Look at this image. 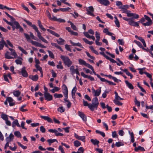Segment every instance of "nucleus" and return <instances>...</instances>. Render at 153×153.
Listing matches in <instances>:
<instances>
[{
  "mask_svg": "<svg viewBox=\"0 0 153 153\" xmlns=\"http://www.w3.org/2000/svg\"><path fill=\"white\" fill-rule=\"evenodd\" d=\"M44 95L45 100L47 101H49L52 100L53 97L49 93L45 92Z\"/></svg>",
  "mask_w": 153,
  "mask_h": 153,
  "instance_id": "nucleus-9",
  "label": "nucleus"
},
{
  "mask_svg": "<svg viewBox=\"0 0 153 153\" xmlns=\"http://www.w3.org/2000/svg\"><path fill=\"white\" fill-rule=\"evenodd\" d=\"M58 111L61 113H62L65 111V109L63 107L61 106L58 109Z\"/></svg>",
  "mask_w": 153,
  "mask_h": 153,
  "instance_id": "nucleus-52",
  "label": "nucleus"
},
{
  "mask_svg": "<svg viewBox=\"0 0 153 153\" xmlns=\"http://www.w3.org/2000/svg\"><path fill=\"white\" fill-rule=\"evenodd\" d=\"M114 18L115 19V20L114 22H115V24L116 26L118 27H120V22L117 19V17L115 16L114 17Z\"/></svg>",
  "mask_w": 153,
  "mask_h": 153,
  "instance_id": "nucleus-41",
  "label": "nucleus"
},
{
  "mask_svg": "<svg viewBox=\"0 0 153 153\" xmlns=\"http://www.w3.org/2000/svg\"><path fill=\"white\" fill-rule=\"evenodd\" d=\"M78 115L82 119L84 122H86L87 120V117L83 113L80 111H78Z\"/></svg>",
  "mask_w": 153,
  "mask_h": 153,
  "instance_id": "nucleus-8",
  "label": "nucleus"
},
{
  "mask_svg": "<svg viewBox=\"0 0 153 153\" xmlns=\"http://www.w3.org/2000/svg\"><path fill=\"white\" fill-rule=\"evenodd\" d=\"M40 131L43 133H45L46 131L45 129L43 126H41L40 128Z\"/></svg>",
  "mask_w": 153,
  "mask_h": 153,
  "instance_id": "nucleus-61",
  "label": "nucleus"
},
{
  "mask_svg": "<svg viewBox=\"0 0 153 153\" xmlns=\"http://www.w3.org/2000/svg\"><path fill=\"white\" fill-rule=\"evenodd\" d=\"M59 40H57V42L58 44L60 45H63L64 44V42L65 41L64 40L61 38H59Z\"/></svg>",
  "mask_w": 153,
  "mask_h": 153,
  "instance_id": "nucleus-30",
  "label": "nucleus"
},
{
  "mask_svg": "<svg viewBox=\"0 0 153 153\" xmlns=\"http://www.w3.org/2000/svg\"><path fill=\"white\" fill-rule=\"evenodd\" d=\"M36 32L37 33L38 37L43 42L45 43H48V41L46 40L45 39V38L41 36V33L38 30H37V31H36Z\"/></svg>",
  "mask_w": 153,
  "mask_h": 153,
  "instance_id": "nucleus-12",
  "label": "nucleus"
},
{
  "mask_svg": "<svg viewBox=\"0 0 153 153\" xmlns=\"http://www.w3.org/2000/svg\"><path fill=\"white\" fill-rule=\"evenodd\" d=\"M118 42L119 43V45H123L124 44V42L122 39H119L118 40Z\"/></svg>",
  "mask_w": 153,
  "mask_h": 153,
  "instance_id": "nucleus-62",
  "label": "nucleus"
},
{
  "mask_svg": "<svg viewBox=\"0 0 153 153\" xmlns=\"http://www.w3.org/2000/svg\"><path fill=\"white\" fill-rule=\"evenodd\" d=\"M152 23V21H148L146 23H143V25L144 26H149L151 25Z\"/></svg>",
  "mask_w": 153,
  "mask_h": 153,
  "instance_id": "nucleus-36",
  "label": "nucleus"
},
{
  "mask_svg": "<svg viewBox=\"0 0 153 153\" xmlns=\"http://www.w3.org/2000/svg\"><path fill=\"white\" fill-rule=\"evenodd\" d=\"M48 53L49 56L52 58L54 59V56L53 53L49 50H48Z\"/></svg>",
  "mask_w": 153,
  "mask_h": 153,
  "instance_id": "nucleus-55",
  "label": "nucleus"
},
{
  "mask_svg": "<svg viewBox=\"0 0 153 153\" xmlns=\"http://www.w3.org/2000/svg\"><path fill=\"white\" fill-rule=\"evenodd\" d=\"M79 63L80 65H85L86 62L82 59H79Z\"/></svg>",
  "mask_w": 153,
  "mask_h": 153,
  "instance_id": "nucleus-37",
  "label": "nucleus"
},
{
  "mask_svg": "<svg viewBox=\"0 0 153 153\" xmlns=\"http://www.w3.org/2000/svg\"><path fill=\"white\" fill-rule=\"evenodd\" d=\"M101 106L102 108L103 109L107 108V109L109 112H111L112 111L111 108L108 106Z\"/></svg>",
  "mask_w": 153,
  "mask_h": 153,
  "instance_id": "nucleus-44",
  "label": "nucleus"
},
{
  "mask_svg": "<svg viewBox=\"0 0 153 153\" xmlns=\"http://www.w3.org/2000/svg\"><path fill=\"white\" fill-rule=\"evenodd\" d=\"M86 10L87 11V14L92 16H95V15L93 13L94 11V9L92 6L88 7V8H87Z\"/></svg>",
  "mask_w": 153,
  "mask_h": 153,
  "instance_id": "nucleus-5",
  "label": "nucleus"
},
{
  "mask_svg": "<svg viewBox=\"0 0 153 153\" xmlns=\"http://www.w3.org/2000/svg\"><path fill=\"white\" fill-rule=\"evenodd\" d=\"M123 71L125 72L126 74L128 76H130V79H131L133 78V75L131 74L129 71H128V70L127 69H123Z\"/></svg>",
  "mask_w": 153,
  "mask_h": 153,
  "instance_id": "nucleus-31",
  "label": "nucleus"
},
{
  "mask_svg": "<svg viewBox=\"0 0 153 153\" xmlns=\"http://www.w3.org/2000/svg\"><path fill=\"white\" fill-rule=\"evenodd\" d=\"M24 21L27 24L30 26L33 27V29L36 31L38 30L37 27L34 25H32V23L29 21L25 19H24Z\"/></svg>",
  "mask_w": 153,
  "mask_h": 153,
  "instance_id": "nucleus-14",
  "label": "nucleus"
},
{
  "mask_svg": "<svg viewBox=\"0 0 153 153\" xmlns=\"http://www.w3.org/2000/svg\"><path fill=\"white\" fill-rule=\"evenodd\" d=\"M128 132L131 136V142L132 143H134V134L133 132L131 133L130 131H129Z\"/></svg>",
  "mask_w": 153,
  "mask_h": 153,
  "instance_id": "nucleus-39",
  "label": "nucleus"
},
{
  "mask_svg": "<svg viewBox=\"0 0 153 153\" xmlns=\"http://www.w3.org/2000/svg\"><path fill=\"white\" fill-rule=\"evenodd\" d=\"M21 73L23 76L25 77H27L28 76L27 72L26 70V68L24 67L21 69Z\"/></svg>",
  "mask_w": 153,
  "mask_h": 153,
  "instance_id": "nucleus-16",
  "label": "nucleus"
},
{
  "mask_svg": "<svg viewBox=\"0 0 153 153\" xmlns=\"http://www.w3.org/2000/svg\"><path fill=\"white\" fill-rule=\"evenodd\" d=\"M14 138V136L13 135L12 133H11L10 134L9 136L6 138V142L10 143L13 140Z\"/></svg>",
  "mask_w": 153,
  "mask_h": 153,
  "instance_id": "nucleus-20",
  "label": "nucleus"
},
{
  "mask_svg": "<svg viewBox=\"0 0 153 153\" xmlns=\"http://www.w3.org/2000/svg\"><path fill=\"white\" fill-rule=\"evenodd\" d=\"M18 49L21 51L23 53L25 54V55H27V53L26 52L24 49H23L22 47L21 46H19Z\"/></svg>",
  "mask_w": 153,
  "mask_h": 153,
  "instance_id": "nucleus-43",
  "label": "nucleus"
},
{
  "mask_svg": "<svg viewBox=\"0 0 153 153\" xmlns=\"http://www.w3.org/2000/svg\"><path fill=\"white\" fill-rule=\"evenodd\" d=\"M95 36L97 39L96 40H100V35L99 33L96 31L95 32Z\"/></svg>",
  "mask_w": 153,
  "mask_h": 153,
  "instance_id": "nucleus-49",
  "label": "nucleus"
},
{
  "mask_svg": "<svg viewBox=\"0 0 153 153\" xmlns=\"http://www.w3.org/2000/svg\"><path fill=\"white\" fill-rule=\"evenodd\" d=\"M97 1L100 4L105 6H107L110 4L108 0H97Z\"/></svg>",
  "mask_w": 153,
  "mask_h": 153,
  "instance_id": "nucleus-13",
  "label": "nucleus"
},
{
  "mask_svg": "<svg viewBox=\"0 0 153 153\" xmlns=\"http://www.w3.org/2000/svg\"><path fill=\"white\" fill-rule=\"evenodd\" d=\"M71 9L69 7H67L66 8H60V10L62 12H66Z\"/></svg>",
  "mask_w": 153,
  "mask_h": 153,
  "instance_id": "nucleus-60",
  "label": "nucleus"
},
{
  "mask_svg": "<svg viewBox=\"0 0 153 153\" xmlns=\"http://www.w3.org/2000/svg\"><path fill=\"white\" fill-rule=\"evenodd\" d=\"M119 8L123 10H122V13H125L127 14L128 12H130V11L128 10L127 9H126L122 8V7H120Z\"/></svg>",
  "mask_w": 153,
  "mask_h": 153,
  "instance_id": "nucleus-59",
  "label": "nucleus"
},
{
  "mask_svg": "<svg viewBox=\"0 0 153 153\" xmlns=\"http://www.w3.org/2000/svg\"><path fill=\"white\" fill-rule=\"evenodd\" d=\"M17 143L19 146L22 147L23 149H27V146H24L20 142H17Z\"/></svg>",
  "mask_w": 153,
  "mask_h": 153,
  "instance_id": "nucleus-56",
  "label": "nucleus"
},
{
  "mask_svg": "<svg viewBox=\"0 0 153 153\" xmlns=\"http://www.w3.org/2000/svg\"><path fill=\"white\" fill-rule=\"evenodd\" d=\"M8 46L12 48L14 47L13 45L9 40L7 39L5 41L4 40V38H2L0 40V51L3 50L4 46L8 48Z\"/></svg>",
  "mask_w": 153,
  "mask_h": 153,
  "instance_id": "nucleus-1",
  "label": "nucleus"
},
{
  "mask_svg": "<svg viewBox=\"0 0 153 153\" xmlns=\"http://www.w3.org/2000/svg\"><path fill=\"white\" fill-rule=\"evenodd\" d=\"M132 19H131V20H130V21L128 22V24L131 25L139 27V25L138 22H134L133 21Z\"/></svg>",
  "mask_w": 153,
  "mask_h": 153,
  "instance_id": "nucleus-18",
  "label": "nucleus"
},
{
  "mask_svg": "<svg viewBox=\"0 0 153 153\" xmlns=\"http://www.w3.org/2000/svg\"><path fill=\"white\" fill-rule=\"evenodd\" d=\"M60 58L63 61L65 65L68 67H70L73 63L72 61L68 57L61 55Z\"/></svg>",
  "mask_w": 153,
  "mask_h": 153,
  "instance_id": "nucleus-3",
  "label": "nucleus"
},
{
  "mask_svg": "<svg viewBox=\"0 0 153 153\" xmlns=\"http://www.w3.org/2000/svg\"><path fill=\"white\" fill-rule=\"evenodd\" d=\"M118 136V135H117V132L116 131H115L112 132V136L113 137H116Z\"/></svg>",
  "mask_w": 153,
  "mask_h": 153,
  "instance_id": "nucleus-64",
  "label": "nucleus"
},
{
  "mask_svg": "<svg viewBox=\"0 0 153 153\" xmlns=\"http://www.w3.org/2000/svg\"><path fill=\"white\" fill-rule=\"evenodd\" d=\"M15 126H17L18 127H20V125L19 124L17 120H15L12 123V127H14Z\"/></svg>",
  "mask_w": 153,
  "mask_h": 153,
  "instance_id": "nucleus-26",
  "label": "nucleus"
},
{
  "mask_svg": "<svg viewBox=\"0 0 153 153\" xmlns=\"http://www.w3.org/2000/svg\"><path fill=\"white\" fill-rule=\"evenodd\" d=\"M74 137L76 138L79 140H81L84 142H85V137L84 136H80L74 133Z\"/></svg>",
  "mask_w": 153,
  "mask_h": 153,
  "instance_id": "nucleus-17",
  "label": "nucleus"
},
{
  "mask_svg": "<svg viewBox=\"0 0 153 153\" xmlns=\"http://www.w3.org/2000/svg\"><path fill=\"white\" fill-rule=\"evenodd\" d=\"M18 49L21 51L23 53L25 54V55H27V53L26 52L24 49H23L22 47L21 46H19Z\"/></svg>",
  "mask_w": 153,
  "mask_h": 153,
  "instance_id": "nucleus-42",
  "label": "nucleus"
},
{
  "mask_svg": "<svg viewBox=\"0 0 153 153\" xmlns=\"http://www.w3.org/2000/svg\"><path fill=\"white\" fill-rule=\"evenodd\" d=\"M125 82L127 86L129 88L131 89H134V87L131 83L129 82L127 80L125 81Z\"/></svg>",
  "mask_w": 153,
  "mask_h": 153,
  "instance_id": "nucleus-25",
  "label": "nucleus"
},
{
  "mask_svg": "<svg viewBox=\"0 0 153 153\" xmlns=\"http://www.w3.org/2000/svg\"><path fill=\"white\" fill-rule=\"evenodd\" d=\"M10 25H9L12 26V27H16V28L17 29H19V27L20 26L19 23L16 21H14L13 22H12L10 23Z\"/></svg>",
  "mask_w": 153,
  "mask_h": 153,
  "instance_id": "nucleus-15",
  "label": "nucleus"
},
{
  "mask_svg": "<svg viewBox=\"0 0 153 153\" xmlns=\"http://www.w3.org/2000/svg\"><path fill=\"white\" fill-rule=\"evenodd\" d=\"M1 118L4 120H8L7 116L4 114H2L1 116Z\"/></svg>",
  "mask_w": 153,
  "mask_h": 153,
  "instance_id": "nucleus-45",
  "label": "nucleus"
},
{
  "mask_svg": "<svg viewBox=\"0 0 153 153\" xmlns=\"http://www.w3.org/2000/svg\"><path fill=\"white\" fill-rule=\"evenodd\" d=\"M8 48L9 50L11 52V55L14 56V57L10 56V53L8 51H6L5 53L4 56L5 58L7 59H11L14 58H16L17 57L18 55L16 53L15 50L13 48Z\"/></svg>",
  "mask_w": 153,
  "mask_h": 153,
  "instance_id": "nucleus-2",
  "label": "nucleus"
},
{
  "mask_svg": "<svg viewBox=\"0 0 153 153\" xmlns=\"http://www.w3.org/2000/svg\"><path fill=\"white\" fill-rule=\"evenodd\" d=\"M49 132L51 133H54L56 136H63V134L60 133H59L56 129H50L48 130Z\"/></svg>",
  "mask_w": 153,
  "mask_h": 153,
  "instance_id": "nucleus-7",
  "label": "nucleus"
},
{
  "mask_svg": "<svg viewBox=\"0 0 153 153\" xmlns=\"http://www.w3.org/2000/svg\"><path fill=\"white\" fill-rule=\"evenodd\" d=\"M40 117L44 119L45 120H47L48 122L53 123L52 119L50 118L48 116H41Z\"/></svg>",
  "mask_w": 153,
  "mask_h": 153,
  "instance_id": "nucleus-23",
  "label": "nucleus"
},
{
  "mask_svg": "<svg viewBox=\"0 0 153 153\" xmlns=\"http://www.w3.org/2000/svg\"><path fill=\"white\" fill-rule=\"evenodd\" d=\"M74 143V146L76 147H79L81 145L80 142L77 140L75 141Z\"/></svg>",
  "mask_w": 153,
  "mask_h": 153,
  "instance_id": "nucleus-35",
  "label": "nucleus"
},
{
  "mask_svg": "<svg viewBox=\"0 0 153 153\" xmlns=\"http://www.w3.org/2000/svg\"><path fill=\"white\" fill-rule=\"evenodd\" d=\"M123 145H124V144L121 142H116L115 143V146L117 147H119Z\"/></svg>",
  "mask_w": 153,
  "mask_h": 153,
  "instance_id": "nucleus-54",
  "label": "nucleus"
},
{
  "mask_svg": "<svg viewBox=\"0 0 153 153\" xmlns=\"http://www.w3.org/2000/svg\"><path fill=\"white\" fill-rule=\"evenodd\" d=\"M70 70L71 73L72 75H73L75 73V72L76 71V69H75V67L74 65L70 66Z\"/></svg>",
  "mask_w": 153,
  "mask_h": 153,
  "instance_id": "nucleus-27",
  "label": "nucleus"
},
{
  "mask_svg": "<svg viewBox=\"0 0 153 153\" xmlns=\"http://www.w3.org/2000/svg\"><path fill=\"white\" fill-rule=\"evenodd\" d=\"M91 142L94 145H98L99 143V141L96 139H91Z\"/></svg>",
  "mask_w": 153,
  "mask_h": 153,
  "instance_id": "nucleus-34",
  "label": "nucleus"
},
{
  "mask_svg": "<svg viewBox=\"0 0 153 153\" xmlns=\"http://www.w3.org/2000/svg\"><path fill=\"white\" fill-rule=\"evenodd\" d=\"M54 97L56 98H60L63 97V95L61 94H57L55 93L54 94Z\"/></svg>",
  "mask_w": 153,
  "mask_h": 153,
  "instance_id": "nucleus-47",
  "label": "nucleus"
},
{
  "mask_svg": "<svg viewBox=\"0 0 153 153\" xmlns=\"http://www.w3.org/2000/svg\"><path fill=\"white\" fill-rule=\"evenodd\" d=\"M77 88L76 86L74 87L73 89H72L71 91V94L72 96H73L74 95H75V93L76 91Z\"/></svg>",
  "mask_w": 153,
  "mask_h": 153,
  "instance_id": "nucleus-50",
  "label": "nucleus"
},
{
  "mask_svg": "<svg viewBox=\"0 0 153 153\" xmlns=\"http://www.w3.org/2000/svg\"><path fill=\"white\" fill-rule=\"evenodd\" d=\"M26 106H22L20 108V110L22 112H25L28 111L27 109H24Z\"/></svg>",
  "mask_w": 153,
  "mask_h": 153,
  "instance_id": "nucleus-57",
  "label": "nucleus"
},
{
  "mask_svg": "<svg viewBox=\"0 0 153 153\" xmlns=\"http://www.w3.org/2000/svg\"><path fill=\"white\" fill-rule=\"evenodd\" d=\"M21 94V92L17 90L13 92V95L16 97H19Z\"/></svg>",
  "mask_w": 153,
  "mask_h": 153,
  "instance_id": "nucleus-40",
  "label": "nucleus"
},
{
  "mask_svg": "<svg viewBox=\"0 0 153 153\" xmlns=\"http://www.w3.org/2000/svg\"><path fill=\"white\" fill-rule=\"evenodd\" d=\"M62 92L64 94V96L66 99L68 98V91L67 86L64 85H63V90Z\"/></svg>",
  "mask_w": 153,
  "mask_h": 153,
  "instance_id": "nucleus-11",
  "label": "nucleus"
},
{
  "mask_svg": "<svg viewBox=\"0 0 153 153\" xmlns=\"http://www.w3.org/2000/svg\"><path fill=\"white\" fill-rule=\"evenodd\" d=\"M24 34L27 41H29L30 40V36L26 33H24Z\"/></svg>",
  "mask_w": 153,
  "mask_h": 153,
  "instance_id": "nucleus-58",
  "label": "nucleus"
},
{
  "mask_svg": "<svg viewBox=\"0 0 153 153\" xmlns=\"http://www.w3.org/2000/svg\"><path fill=\"white\" fill-rule=\"evenodd\" d=\"M30 42L32 44V45H34L36 46L39 47L43 48H46V46L36 41L31 40L30 41Z\"/></svg>",
  "mask_w": 153,
  "mask_h": 153,
  "instance_id": "nucleus-10",
  "label": "nucleus"
},
{
  "mask_svg": "<svg viewBox=\"0 0 153 153\" xmlns=\"http://www.w3.org/2000/svg\"><path fill=\"white\" fill-rule=\"evenodd\" d=\"M88 108L91 110L94 111L95 109H97V106H88Z\"/></svg>",
  "mask_w": 153,
  "mask_h": 153,
  "instance_id": "nucleus-48",
  "label": "nucleus"
},
{
  "mask_svg": "<svg viewBox=\"0 0 153 153\" xmlns=\"http://www.w3.org/2000/svg\"><path fill=\"white\" fill-rule=\"evenodd\" d=\"M83 39L84 42L86 44L89 45H91L93 44L94 42L92 41H89L86 38H83Z\"/></svg>",
  "mask_w": 153,
  "mask_h": 153,
  "instance_id": "nucleus-38",
  "label": "nucleus"
},
{
  "mask_svg": "<svg viewBox=\"0 0 153 153\" xmlns=\"http://www.w3.org/2000/svg\"><path fill=\"white\" fill-rule=\"evenodd\" d=\"M101 87H100L97 90H95L93 88H92V92L94 96H98L100 94L101 92Z\"/></svg>",
  "mask_w": 153,
  "mask_h": 153,
  "instance_id": "nucleus-6",
  "label": "nucleus"
},
{
  "mask_svg": "<svg viewBox=\"0 0 153 153\" xmlns=\"http://www.w3.org/2000/svg\"><path fill=\"white\" fill-rule=\"evenodd\" d=\"M139 150L142 151H145V150L143 147L140 146H138L137 148H135L134 149V151L136 152H137Z\"/></svg>",
  "mask_w": 153,
  "mask_h": 153,
  "instance_id": "nucleus-32",
  "label": "nucleus"
},
{
  "mask_svg": "<svg viewBox=\"0 0 153 153\" xmlns=\"http://www.w3.org/2000/svg\"><path fill=\"white\" fill-rule=\"evenodd\" d=\"M17 59L15 60V62L17 65H21L22 64V61L23 60V59L19 56L17 57Z\"/></svg>",
  "mask_w": 153,
  "mask_h": 153,
  "instance_id": "nucleus-21",
  "label": "nucleus"
},
{
  "mask_svg": "<svg viewBox=\"0 0 153 153\" xmlns=\"http://www.w3.org/2000/svg\"><path fill=\"white\" fill-rule=\"evenodd\" d=\"M83 33L85 36L87 38L91 39L94 41L95 40V38L94 36H93L90 35L88 32H85Z\"/></svg>",
  "mask_w": 153,
  "mask_h": 153,
  "instance_id": "nucleus-24",
  "label": "nucleus"
},
{
  "mask_svg": "<svg viewBox=\"0 0 153 153\" xmlns=\"http://www.w3.org/2000/svg\"><path fill=\"white\" fill-rule=\"evenodd\" d=\"M15 135L18 137H21V135L20 132L19 131H16L14 133Z\"/></svg>",
  "mask_w": 153,
  "mask_h": 153,
  "instance_id": "nucleus-46",
  "label": "nucleus"
},
{
  "mask_svg": "<svg viewBox=\"0 0 153 153\" xmlns=\"http://www.w3.org/2000/svg\"><path fill=\"white\" fill-rule=\"evenodd\" d=\"M114 93L115 95V99L114 100V102L116 104L118 105H122L123 104L119 101V100H122L123 99L120 98L118 95L117 93L115 91Z\"/></svg>",
  "mask_w": 153,
  "mask_h": 153,
  "instance_id": "nucleus-4",
  "label": "nucleus"
},
{
  "mask_svg": "<svg viewBox=\"0 0 153 153\" xmlns=\"http://www.w3.org/2000/svg\"><path fill=\"white\" fill-rule=\"evenodd\" d=\"M134 42L136 43L140 48H143V46L141 43L139 41L137 40H134Z\"/></svg>",
  "mask_w": 153,
  "mask_h": 153,
  "instance_id": "nucleus-51",
  "label": "nucleus"
},
{
  "mask_svg": "<svg viewBox=\"0 0 153 153\" xmlns=\"http://www.w3.org/2000/svg\"><path fill=\"white\" fill-rule=\"evenodd\" d=\"M29 78L34 81H36L38 79V76L35 75L34 76H29Z\"/></svg>",
  "mask_w": 153,
  "mask_h": 153,
  "instance_id": "nucleus-28",
  "label": "nucleus"
},
{
  "mask_svg": "<svg viewBox=\"0 0 153 153\" xmlns=\"http://www.w3.org/2000/svg\"><path fill=\"white\" fill-rule=\"evenodd\" d=\"M91 105H98L99 104L98 98L97 97H95L93 99Z\"/></svg>",
  "mask_w": 153,
  "mask_h": 153,
  "instance_id": "nucleus-22",
  "label": "nucleus"
},
{
  "mask_svg": "<svg viewBox=\"0 0 153 153\" xmlns=\"http://www.w3.org/2000/svg\"><path fill=\"white\" fill-rule=\"evenodd\" d=\"M47 141L49 143V146H50L51 143L54 142H58V141L56 139H48Z\"/></svg>",
  "mask_w": 153,
  "mask_h": 153,
  "instance_id": "nucleus-33",
  "label": "nucleus"
},
{
  "mask_svg": "<svg viewBox=\"0 0 153 153\" xmlns=\"http://www.w3.org/2000/svg\"><path fill=\"white\" fill-rule=\"evenodd\" d=\"M71 27L75 30H77L78 29L76 27V26L74 25L72 23H71Z\"/></svg>",
  "mask_w": 153,
  "mask_h": 153,
  "instance_id": "nucleus-53",
  "label": "nucleus"
},
{
  "mask_svg": "<svg viewBox=\"0 0 153 153\" xmlns=\"http://www.w3.org/2000/svg\"><path fill=\"white\" fill-rule=\"evenodd\" d=\"M103 32L104 33H106V34L110 36H111L114 35V34L112 33L109 32L108 29L107 28H104V29Z\"/></svg>",
  "mask_w": 153,
  "mask_h": 153,
  "instance_id": "nucleus-29",
  "label": "nucleus"
},
{
  "mask_svg": "<svg viewBox=\"0 0 153 153\" xmlns=\"http://www.w3.org/2000/svg\"><path fill=\"white\" fill-rule=\"evenodd\" d=\"M6 100L9 103L10 105H14L15 104L14 102V100L11 97H7L6 98Z\"/></svg>",
  "mask_w": 153,
  "mask_h": 153,
  "instance_id": "nucleus-19",
  "label": "nucleus"
},
{
  "mask_svg": "<svg viewBox=\"0 0 153 153\" xmlns=\"http://www.w3.org/2000/svg\"><path fill=\"white\" fill-rule=\"evenodd\" d=\"M25 123L23 121H22L21 123L20 127H21L23 129L27 130V128L25 127Z\"/></svg>",
  "mask_w": 153,
  "mask_h": 153,
  "instance_id": "nucleus-63",
  "label": "nucleus"
}]
</instances>
